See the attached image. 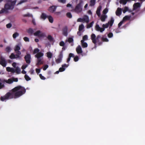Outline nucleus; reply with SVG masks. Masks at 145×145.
I'll return each instance as SVG.
<instances>
[{
	"label": "nucleus",
	"instance_id": "obj_51",
	"mask_svg": "<svg viewBox=\"0 0 145 145\" xmlns=\"http://www.w3.org/2000/svg\"><path fill=\"white\" fill-rule=\"evenodd\" d=\"M113 36V34L112 33H110L108 34V37L109 38H111Z\"/></svg>",
	"mask_w": 145,
	"mask_h": 145
},
{
	"label": "nucleus",
	"instance_id": "obj_58",
	"mask_svg": "<svg viewBox=\"0 0 145 145\" xmlns=\"http://www.w3.org/2000/svg\"><path fill=\"white\" fill-rule=\"evenodd\" d=\"M12 24L10 23H9L8 24H7L6 25V27L7 28H9L11 27H12Z\"/></svg>",
	"mask_w": 145,
	"mask_h": 145
},
{
	"label": "nucleus",
	"instance_id": "obj_3",
	"mask_svg": "<svg viewBox=\"0 0 145 145\" xmlns=\"http://www.w3.org/2000/svg\"><path fill=\"white\" fill-rule=\"evenodd\" d=\"M16 0H15L11 2L10 4L7 3L5 4L4 6V8L2 9L0 11V14L4 13H7L8 12V10H12L14 8Z\"/></svg>",
	"mask_w": 145,
	"mask_h": 145
},
{
	"label": "nucleus",
	"instance_id": "obj_22",
	"mask_svg": "<svg viewBox=\"0 0 145 145\" xmlns=\"http://www.w3.org/2000/svg\"><path fill=\"white\" fill-rule=\"evenodd\" d=\"M102 28L100 27L99 25L97 24L96 25L95 29L97 31H100L101 32H102L103 31H102Z\"/></svg>",
	"mask_w": 145,
	"mask_h": 145
},
{
	"label": "nucleus",
	"instance_id": "obj_49",
	"mask_svg": "<svg viewBox=\"0 0 145 145\" xmlns=\"http://www.w3.org/2000/svg\"><path fill=\"white\" fill-rule=\"evenodd\" d=\"M128 10V8L127 7H125L124 9L123 10V12L124 13H125V12Z\"/></svg>",
	"mask_w": 145,
	"mask_h": 145
},
{
	"label": "nucleus",
	"instance_id": "obj_32",
	"mask_svg": "<svg viewBox=\"0 0 145 145\" xmlns=\"http://www.w3.org/2000/svg\"><path fill=\"white\" fill-rule=\"evenodd\" d=\"M47 39L50 42H53L54 41V38L51 35H48Z\"/></svg>",
	"mask_w": 145,
	"mask_h": 145
},
{
	"label": "nucleus",
	"instance_id": "obj_64",
	"mask_svg": "<svg viewBox=\"0 0 145 145\" xmlns=\"http://www.w3.org/2000/svg\"><path fill=\"white\" fill-rule=\"evenodd\" d=\"M123 23V21L120 22L118 24V27H120L122 25V24Z\"/></svg>",
	"mask_w": 145,
	"mask_h": 145
},
{
	"label": "nucleus",
	"instance_id": "obj_23",
	"mask_svg": "<svg viewBox=\"0 0 145 145\" xmlns=\"http://www.w3.org/2000/svg\"><path fill=\"white\" fill-rule=\"evenodd\" d=\"M107 18V16L106 15H102L100 17V19L102 22H105L106 19Z\"/></svg>",
	"mask_w": 145,
	"mask_h": 145
},
{
	"label": "nucleus",
	"instance_id": "obj_59",
	"mask_svg": "<svg viewBox=\"0 0 145 145\" xmlns=\"http://www.w3.org/2000/svg\"><path fill=\"white\" fill-rule=\"evenodd\" d=\"M59 2L63 3H64L66 2V0H58Z\"/></svg>",
	"mask_w": 145,
	"mask_h": 145
},
{
	"label": "nucleus",
	"instance_id": "obj_61",
	"mask_svg": "<svg viewBox=\"0 0 145 145\" xmlns=\"http://www.w3.org/2000/svg\"><path fill=\"white\" fill-rule=\"evenodd\" d=\"M12 80L13 81V82H17L18 81V79L17 78H13L12 79Z\"/></svg>",
	"mask_w": 145,
	"mask_h": 145
},
{
	"label": "nucleus",
	"instance_id": "obj_50",
	"mask_svg": "<svg viewBox=\"0 0 145 145\" xmlns=\"http://www.w3.org/2000/svg\"><path fill=\"white\" fill-rule=\"evenodd\" d=\"M108 11V9L106 8L103 11V13L104 14H106L107 13Z\"/></svg>",
	"mask_w": 145,
	"mask_h": 145
},
{
	"label": "nucleus",
	"instance_id": "obj_33",
	"mask_svg": "<svg viewBox=\"0 0 145 145\" xmlns=\"http://www.w3.org/2000/svg\"><path fill=\"white\" fill-rule=\"evenodd\" d=\"M73 41L74 40L72 38L69 37L68 38V40H66V41H68L70 43H73Z\"/></svg>",
	"mask_w": 145,
	"mask_h": 145
},
{
	"label": "nucleus",
	"instance_id": "obj_17",
	"mask_svg": "<svg viewBox=\"0 0 145 145\" xmlns=\"http://www.w3.org/2000/svg\"><path fill=\"white\" fill-rule=\"evenodd\" d=\"M140 6V4L139 3H135L133 5V9L135 10Z\"/></svg>",
	"mask_w": 145,
	"mask_h": 145
},
{
	"label": "nucleus",
	"instance_id": "obj_10",
	"mask_svg": "<svg viewBox=\"0 0 145 145\" xmlns=\"http://www.w3.org/2000/svg\"><path fill=\"white\" fill-rule=\"evenodd\" d=\"M69 66V64L67 65L64 64L62 65V67H60L59 69V71L62 72L64 71L65 70V68Z\"/></svg>",
	"mask_w": 145,
	"mask_h": 145
},
{
	"label": "nucleus",
	"instance_id": "obj_38",
	"mask_svg": "<svg viewBox=\"0 0 145 145\" xmlns=\"http://www.w3.org/2000/svg\"><path fill=\"white\" fill-rule=\"evenodd\" d=\"M19 35V34L17 32H15L12 35L14 39L16 38L17 37H18Z\"/></svg>",
	"mask_w": 145,
	"mask_h": 145
},
{
	"label": "nucleus",
	"instance_id": "obj_24",
	"mask_svg": "<svg viewBox=\"0 0 145 145\" xmlns=\"http://www.w3.org/2000/svg\"><path fill=\"white\" fill-rule=\"evenodd\" d=\"M114 20L113 18H111L110 21L108 22V25H110V27H112L114 23Z\"/></svg>",
	"mask_w": 145,
	"mask_h": 145
},
{
	"label": "nucleus",
	"instance_id": "obj_39",
	"mask_svg": "<svg viewBox=\"0 0 145 145\" xmlns=\"http://www.w3.org/2000/svg\"><path fill=\"white\" fill-rule=\"evenodd\" d=\"M39 51H40L39 50L38 48H36L35 49H34V51H33V54H37L39 52Z\"/></svg>",
	"mask_w": 145,
	"mask_h": 145
},
{
	"label": "nucleus",
	"instance_id": "obj_30",
	"mask_svg": "<svg viewBox=\"0 0 145 145\" xmlns=\"http://www.w3.org/2000/svg\"><path fill=\"white\" fill-rule=\"evenodd\" d=\"M16 72L17 74H20L21 73V71L20 68L17 67H16L15 69V72Z\"/></svg>",
	"mask_w": 145,
	"mask_h": 145
},
{
	"label": "nucleus",
	"instance_id": "obj_55",
	"mask_svg": "<svg viewBox=\"0 0 145 145\" xmlns=\"http://www.w3.org/2000/svg\"><path fill=\"white\" fill-rule=\"evenodd\" d=\"M48 67V65H46L43 67V69L44 71H45Z\"/></svg>",
	"mask_w": 145,
	"mask_h": 145
},
{
	"label": "nucleus",
	"instance_id": "obj_56",
	"mask_svg": "<svg viewBox=\"0 0 145 145\" xmlns=\"http://www.w3.org/2000/svg\"><path fill=\"white\" fill-rule=\"evenodd\" d=\"M77 21L78 22H83L84 21L83 18H79L77 20Z\"/></svg>",
	"mask_w": 145,
	"mask_h": 145
},
{
	"label": "nucleus",
	"instance_id": "obj_40",
	"mask_svg": "<svg viewBox=\"0 0 145 145\" xmlns=\"http://www.w3.org/2000/svg\"><path fill=\"white\" fill-rule=\"evenodd\" d=\"M94 23V22L93 21H92L91 22L90 24H89L87 25V28H90L92 27Z\"/></svg>",
	"mask_w": 145,
	"mask_h": 145
},
{
	"label": "nucleus",
	"instance_id": "obj_4",
	"mask_svg": "<svg viewBox=\"0 0 145 145\" xmlns=\"http://www.w3.org/2000/svg\"><path fill=\"white\" fill-rule=\"evenodd\" d=\"M83 3V1H80L79 3L75 7L74 11L77 13L80 12L82 10V6Z\"/></svg>",
	"mask_w": 145,
	"mask_h": 145
},
{
	"label": "nucleus",
	"instance_id": "obj_1",
	"mask_svg": "<svg viewBox=\"0 0 145 145\" xmlns=\"http://www.w3.org/2000/svg\"><path fill=\"white\" fill-rule=\"evenodd\" d=\"M26 89L24 87L18 86L11 90L10 92L7 93L4 96H1L0 100L3 101L6 99L17 98L24 94Z\"/></svg>",
	"mask_w": 145,
	"mask_h": 145
},
{
	"label": "nucleus",
	"instance_id": "obj_35",
	"mask_svg": "<svg viewBox=\"0 0 145 145\" xmlns=\"http://www.w3.org/2000/svg\"><path fill=\"white\" fill-rule=\"evenodd\" d=\"M131 16H126L124 17L123 18V20L124 21H126L127 20H129L130 19Z\"/></svg>",
	"mask_w": 145,
	"mask_h": 145
},
{
	"label": "nucleus",
	"instance_id": "obj_63",
	"mask_svg": "<svg viewBox=\"0 0 145 145\" xmlns=\"http://www.w3.org/2000/svg\"><path fill=\"white\" fill-rule=\"evenodd\" d=\"M4 85L3 84H2V83L0 82V89H2L4 87Z\"/></svg>",
	"mask_w": 145,
	"mask_h": 145
},
{
	"label": "nucleus",
	"instance_id": "obj_18",
	"mask_svg": "<svg viewBox=\"0 0 145 145\" xmlns=\"http://www.w3.org/2000/svg\"><path fill=\"white\" fill-rule=\"evenodd\" d=\"M48 16L46 14L44 13H42L40 16V18L43 20H45L46 18H47Z\"/></svg>",
	"mask_w": 145,
	"mask_h": 145
},
{
	"label": "nucleus",
	"instance_id": "obj_46",
	"mask_svg": "<svg viewBox=\"0 0 145 145\" xmlns=\"http://www.w3.org/2000/svg\"><path fill=\"white\" fill-rule=\"evenodd\" d=\"M62 60L58 58L57 59H56V62L57 63H59Z\"/></svg>",
	"mask_w": 145,
	"mask_h": 145
},
{
	"label": "nucleus",
	"instance_id": "obj_28",
	"mask_svg": "<svg viewBox=\"0 0 145 145\" xmlns=\"http://www.w3.org/2000/svg\"><path fill=\"white\" fill-rule=\"evenodd\" d=\"M49 20V22L51 23H53V22L54 19L52 16L50 15L48 16L47 18Z\"/></svg>",
	"mask_w": 145,
	"mask_h": 145
},
{
	"label": "nucleus",
	"instance_id": "obj_60",
	"mask_svg": "<svg viewBox=\"0 0 145 145\" xmlns=\"http://www.w3.org/2000/svg\"><path fill=\"white\" fill-rule=\"evenodd\" d=\"M12 68L10 67H7L6 68V70L8 72H10Z\"/></svg>",
	"mask_w": 145,
	"mask_h": 145
},
{
	"label": "nucleus",
	"instance_id": "obj_26",
	"mask_svg": "<svg viewBox=\"0 0 145 145\" xmlns=\"http://www.w3.org/2000/svg\"><path fill=\"white\" fill-rule=\"evenodd\" d=\"M83 19L84 21L87 23H88L89 22V17L87 15L84 16L83 18Z\"/></svg>",
	"mask_w": 145,
	"mask_h": 145
},
{
	"label": "nucleus",
	"instance_id": "obj_20",
	"mask_svg": "<svg viewBox=\"0 0 145 145\" xmlns=\"http://www.w3.org/2000/svg\"><path fill=\"white\" fill-rule=\"evenodd\" d=\"M42 58L38 59L37 60V65H40L43 64V61H42Z\"/></svg>",
	"mask_w": 145,
	"mask_h": 145
},
{
	"label": "nucleus",
	"instance_id": "obj_36",
	"mask_svg": "<svg viewBox=\"0 0 145 145\" xmlns=\"http://www.w3.org/2000/svg\"><path fill=\"white\" fill-rule=\"evenodd\" d=\"M47 57L49 58H51L52 57V54L50 52H48L47 53Z\"/></svg>",
	"mask_w": 145,
	"mask_h": 145
},
{
	"label": "nucleus",
	"instance_id": "obj_42",
	"mask_svg": "<svg viewBox=\"0 0 145 145\" xmlns=\"http://www.w3.org/2000/svg\"><path fill=\"white\" fill-rule=\"evenodd\" d=\"M88 39V36L87 35H84L82 38V40H83V41H84L85 40H87Z\"/></svg>",
	"mask_w": 145,
	"mask_h": 145
},
{
	"label": "nucleus",
	"instance_id": "obj_8",
	"mask_svg": "<svg viewBox=\"0 0 145 145\" xmlns=\"http://www.w3.org/2000/svg\"><path fill=\"white\" fill-rule=\"evenodd\" d=\"M34 35L38 36L40 37H43L45 36V34L43 33H42L40 31H37L34 33Z\"/></svg>",
	"mask_w": 145,
	"mask_h": 145
},
{
	"label": "nucleus",
	"instance_id": "obj_14",
	"mask_svg": "<svg viewBox=\"0 0 145 145\" xmlns=\"http://www.w3.org/2000/svg\"><path fill=\"white\" fill-rule=\"evenodd\" d=\"M121 8H118L116 12V15L118 16H120L121 14Z\"/></svg>",
	"mask_w": 145,
	"mask_h": 145
},
{
	"label": "nucleus",
	"instance_id": "obj_53",
	"mask_svg": "<svg viewBox=\"0 0 145 145\" xmlns=\"http://www.w3.org/2000/svg\"><path fill=\"white\" fill-rule=\"evenodd\" d=\"M39 76L40 79L42 80H44L46 78L43 76L41 74H40Z\"/></svg>",
	"mask_w": 145,
	"mask_h": 145
},
{
	"label": "nucleus",
	"instance_id": "obj_21",
	"mask_svg": "<svg viewBox=\"0 0 145 145\" xmlns=\"http://www.w3.org/2000/svg\"><path fill=\"white\" fill-rule=\"evenodd\" d=\"M0 81H1V82H3V81L1 80H0ZM3 82H6V83L8 84H11L13 82V81L12 80V79H8V80H4L3 81Z\"/></svg>",
	"mask_w": 145,
	"mask_h": 145
},
{
	"label": "nucleus",
	"instance_id": "obj_13",
	"mask_svg": "<svg viewBox=\"0 0 145 145\" xmlns=\"http://www.w3.org/2000/svg\"><path fill=\"white\" fill-rule=\"evenodd\" d=\"M68 28L67 26H65L63 28L62 30L63 35L65 36H67L68 35Z\"/></svg>",
	"mask_w": 145,
	"mask_h": 145
},
{
	"label": "nucleus",
	"instance_id": "obj_48",
	"mask_svg": "<svg viewBox=\"0 0 145 145\" xmlns=\"http://www.w3.org/2000/svg\"><path fill=\"white\" fill-rule=\"evenodd\" d=\"M74 61L76 62L77 61L79 60V57L78 56H76L75 57L74 56Z\"/></svg>",
	"mask_w": 145,
	"mask_h": 145
},
{
	"label": "nucleus",
	"instance_id": "obj_6",
	"mask_svg": "<svg viewBox=\"0 0 145 145\" xmlns=\"http://www.w3.org/2000/svg\"><path fill=\"white\" fill-rule=\"evenodd\" d=\"M7 63L5 58L2 56H1L0 57V64L3 67H5L7 64Z\"/></svg>",
	"mask_w": 145,
	"mask_h": 145
},
{
	"label": "nucleus",
	"instance_id": "obj_62",
	"mask_svg": "<svg viewBox=\"0 0 145 145\" xmlns=\"http://www.w3.org/2000/svg\"><path fill=\"white\" fill-rule=\"evenodd\" d=\"M10 72L13 73H14L15 72V69L14 68H12Z\"/></svg>",
	"mask_w": 145,
	"mask_h": 145
},
{
	"label": "nucleus",
	"instance_id": "obj_27",
	"mask_svg": "<svg viewBox=\"0 0 145 145\" xmlns=\"http://www.w3.org/2000/svg\"><path fill=\"white\" fill-rule=\"evenodd\" d=\"M109 26V25H108V24L106 23L105 24H103L102 25V31H104L105 28H107Z\"/></svg>",
	"mask_w": 145,
	"mask_h": 145
},
{
	"label": "nucleus",
	"instance_id": "obj_15",
	"mask_svg": "<svg viewBox=\"0 0 145 145\" xmlns=\"http://www.w3.org/2000/svg\"><path fill=\"white\" fill-rule=\"evenodd\" d=\"M101 8L102 7L101 6H99V7L97 8L96 11V13L99 17L101 15L100 11L101 10Z\"/></svg>",
	"mask_w": 145,
	"mask_h": 145
},
{
	"label": "nucleus",
	"instance_id": "obj_34",
	"mask_svg": "<svg viewBox=\"0 0 145 145\" xmlns=\"http://www.w3.org/2000/svg\"><path fill=\"white\" fill-rule=\"evenodd\" d=\"M84 28V26L83 24H81L79 26V28H78V31H81Z\"/></svg>",
	"mask_w": 145,
	"mask_h": 145
},
{
	"label": "nucleus",
	"instance_id": "obj_12",
	"mask_svg": "<svg viewBox=\"0 0 145 145\" xmlns=\"http://www.w3.org/2000/svg\"><path fill=\"white\" fill-rule=\"evenodd\" d=\"M9 58L11 59H17V58L20 59L21 57L20 56V55H19V57H18L17 56H16V54L15 55L13 53H12L10 56Z\"/></svg>",
	"mask_w": 145,
	"mask_h": 145
},
{
	"label": "nucleus",
	"instance_id": "obj_11",
	"mask_svg": "<svg viewBox=\"0 0 145 145\" xmlns=\"http://www.w3.org/2000/svg\"><path fill=\"white\" fill-rule=\"evenodd\" d=\"M76 51L78 54H81L83 52L82 48L80 45H78L76 48Z\"/></svg>",
	"mask_w": 145,
	"mask_h": 145
},
{
	"label": "nucleus",
	"instance_id": "obj_54",
	"mask_svg": "<svg viewBox=\"0 0 145 145\" xmlns=\"http://www.w3.org/2000/svg\"><path fill=\"white\" fill-rule=\"evenodd\" d=\"M59 45L61 46H63L65 45V43L63 41H61L59 44Z\"/></svg>",
	"mask_w": 145,
	"mask_h": 145
},
{
	"label": "nucleus",
	"instance_id": "obj_7",
	"mask_svg": "<svg viewBox=\"0 0 145 145\" xmlns=\"http://www.w3.org/2000/svg\"><path fill=\"white\" fill-rule=\"evenodd\" d=\"M20 49V47L18 45H16L14 48V50L15 53L16 54V56L18 57H19V55H20L21 54V52L20 51H19Z\"/></svg>",
	"mask_w": 145,
	"mask_h": 145
},
{
	"label": "nucleus",
	"instance_id": "obj_52",
	"mask_svg": "<svg viewBox=\"0 0 145 145\" xmlns=\"http://www.w3.org/2000/svg\"><path fill=\"white\" fill-rule=\"evenodd\" d=\"M23 39L25 42H29V38L27 37H25Z\"/></svg>",
	"mask_w": 145,
	"mask_h": 145
},
{
	"label": "nucleus",
	"instance_id": "obj_25",
	"mask_svg": "<svg viewBox=\"0 0 145 145\" xmlns=\"http://www.w3.org/2000/svg\"><path fill=\"white\" fill-rule=\"evenodd\" d=\"M81 44L83 48H86L88 46V44L86 42H84L83 40L81 41Z\"/></svg>",
	"mask_w": 145,
	"mask_h": 145
},
{
	"label": "nucleus",
	"instance_id": "obj_2",
	"mask_svg": "<svg viewBox=\"0 0 145 145\" xmlns=\"http://www.w3.org/2000/svg\"><path fill=\"white\" fill-rule=\"evenodd\" d=\"M91 37L93 43L96 44L97 42L99 46L102 44L103 42H108L109 41L107 38L104 37H101L100 35H97L96 37L94 33H92L91 35Z\"/></svg>",
	"mask_w": 145,
	"mask_h": 145
},
{
	"label": "nucleus",
	"instance_id": "obj_5",
	"mask_svg": "<svg viewBox=\"0 0 145 145\" xmlns=\"http://www.w3.org/2000/svg\"><path fill=\"white\" fill-rule=\"evenodd\" d=\"M24 59L26 62L29 64L31 63V55L28 53H27L26 55L24 57Z\"/></svg>",
	"mask_w": 145,
	"mask_h": 145
},
{
	"label": "nucleus",
	"instance_id": "obj_57",
	"mask_svg": "<svg viewBox=\"0 0 145 145\" xmlns=\"http://www.w3.org/2000/svg\"><path fill=\"white\" fill-rule=\"evenodd\" d=\"M32 16V15L30 14L29 13H28L27 14H24L23 15L24 17H31Z\"/></svg>",
	"mask_w": 145,
	"mask_h": 145
},
{
	"label": "nucleus",
	"instance_id": "obj_47",
	"mask_svg": "<svg viewBox=\"0 0 145 145\" xmlns=\"http://www.w3.org/2000/svg\"><path fill=\"white\" fill-rule=\"evenodd\" d=\"M27 1V0H22L18 3L17 5L21 4L23 3L26 2Z\"/></svg>",
	"mask_w": 145,
	"mask_h": 145
},
{
	"label": "nucleus",
	"instance_id": "obj_45",
	"mask_svg": "<svg viewBox=\"0 0 145 145\" xmlns=\"http://www.w3.org/2000/svg\"><path fill=\"white\" fill-rule=\"evenodd\" d=\"M67 16L69 18H71L72 17V15L70 12H67L66 14Z\"/></svg>",
	"mask_w": 145,
	"mask_h": 145
},
{
	"label": "nucleus",
	"instance_id": "obj_9",
	"mask_svg": "<svg viewBox=\"0 0 145 145\" xmlns=\"http://www.w3.org/2000/svg\"><path fill=\"white\" fill-rule=\"evenodd\" d=\"M57 6L54 5H53L50 6L48 9V11L51 13H54L56 10Z\"/></svg>",
	"mask_w": 145,
	"mask_h": 145
},
{
	"label": "nucleus",
	"instance_id": "obj_37",
	"mask_svg": "<svg viewBox=\"0 0 145 145\" xmlns=\"http://www.w3.org/2000/svg\"><path fill=\"white\" fill-rule=\"evenodd\" d=\"M63 57V51L62 50L61 52H60L58 56V58L62 59Z\"/></svg>",
	"mask_w": 145,
	"mask_h": 145
},
{
	"label": "nucleus",
	"instance_id": "obj_29",
	"mask_svg": "<svg viewBox=\"0 0 145 145\" xmlns=\"http://www.w3.org/2000/svg\"><path fill=\"white\" fill-rule=\"evenodd\" d=\"M130 1V0H120L119 2L120 4L125 5L127 3V1Z\"/></svg>",
	"mask_w": 145,
	"mask_h": 145
},
{
	"label": "nucleus",
	"instance_id": "obj_19",
	"mask_svg": "<svg viewBox=\"0 0 145 145\" xmlns=\"http://www.w3.org/2000/svg\"><path fill=\"white\" fill-rule=\"evenodd\" d=\"M74 54L72 53H70L69 54V57L67 58V62L68 63L70 60L71 58V57H74Z\"/></svg>",
	"mask_w": 145,
	"mask_h": 145
},
{
	"label": "nucleus",
	"instance_id": "obj_31",
	"mask_svg": "<svg viewBox=\"0 0 145 145\" xmlns=\"http://www.w3.org/2000/svg\"><path fill=\"white\" fill-rule=\"evenodd\" d=\"M95 0H90V5L91 6H94L95 3Z\"/></svg>",
	"mask_w": 145,
	"mask_h": 145
},
{
	"label": "nucleus",
	"instance_id": "obj_44",
	"mask_svg": "<svg viewBox=\"0 0 145 145\" xmlns=\"http://www.w3.org/2000/svg\"><path fill=\"white\" fill-rule=\"evenodd\" d=\"M11 48L9 46H7L5 49V51L7 52H9L11 50Z\"/></svg>",
	"mask_w": 145,
	"mask_h": 145
},
{
	"label": "nucleus",
	"instance_id": "obj_41",
	"mask_svg": "<svg viewBox=\"0 0 145 145\" xmlns=\"http://www.w3.org/2000/svg\"><path fill=\"white\" fill-rule=\"evenodd\" d=\"M27 32L29 33L32 34L33 33V31L32 29L30 28L27 30Z\"/></svg>",
	"mask_w": 145,
	"mask_h": 145
},
{
	"label": "nucleus",
	"instance_id": "obj_43",
	"mask_svg": "<svg viewBox=\"0 0 145 145\" xmlns=\"http://www.w3.org/2000/svg\"><path fill=\"white\" fill-rule=\"evenodd\" d=\"M24 78L27 81H28L31 80V78H30L29 76H28L27 74H25L24 76Z\"/></svg>",
	"mask_w": 145,
	"mask_h": 145
},
{
	"label": "nucleus",
	"instance_id": "obj_16",
	"mask_svg": "<svg viewBox=\"0 0 145 145\" xmlns=\"http://www.w3.org/2000/svg\"><path fill=\"white\" fill-rule=\"evenodd\" d=\"M43 53L41 52H39L35 55V57L37 58V59H39L41 58L40 57L43 56Z\"/></svg>",
	"mask_w": 145,
	"mask_h": 145
}]
</instances>
